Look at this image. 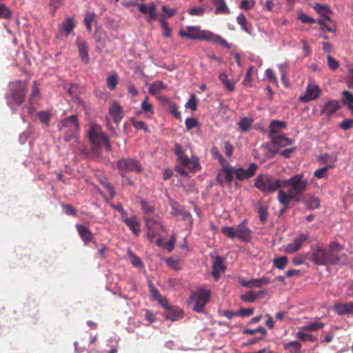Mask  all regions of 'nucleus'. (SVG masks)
<instances>
[{"label": "nucleus", "mask_w": 353, "mask_h": 353, "mask_svg": "<svg viewBox=\"0 0 353 353\" xmlns=\"http://www.w3.org/2000/svg\"><path fill=\"white\" fill-rule=\"evenodd\" d=\"M62 27L67 35L70 34L74 28L73 19L72 18H68L66 21L62 23Z\"/></svg>", "instance_id": "43"}, {"label": "nucleus", "mask_w": 353, "mask_h": 353, "mask_svg": "<svg viewBox=\"0 0 353 353\" xmlns=\"http://www.w3.org/2000/svg\"><path fill=\"white\" fill-rule=\"evenodd\" d=\"M156 6L154 3H151L150 4V11L148 13V17L147 18V21L150 22L152 21H155L157 18V14L155 12Z\"/></svg>", "instance_id": "53"}, {"label": "nucleus", "mask_w": 353, "mask_h": 353, "mask_svg": "<svg viewBox=\"0 0 353 353\" xmlns=\"http://www.w3.org/2000/svg\"><path fill=\"white\" fill-rule=\"evenodd\" d=\"M148 287L152 299L158 301L159 299H161L162 295L159 293V290L155 288L151 281H149Z\"/></svg>", "instance_id": "48"}, {"label": "nucleus", "mask_w": 353, "mask_h": 353, "mask_svg": "<svg viewBox=\"0 0 353 353\" xmlns=\"http://www.w3.org/2000/svg\"><path fill=\"white\" fill-rule=\"evenodd\" d=\"M336 312L340 315L353 313V303L337 304L334 306Z\"/></svg>", "instance_id": "28"}, {"label": "nucleus", "mask_w": 353, "mask_h": 353, "mask_svg": "<svg viewBox=\"0 0 353 353\" xmlns=\"http://www.w3.org/2000/svg\"><path fill=\"white\" fill-rule=\"evenodd\" d=\"M210 294V291L208 289H199L194 292L192 295V299L194 301V310L196 312L202 311L209 300Z\"/></svg>", "instance_id": "10"}, {"label": "nucleus", "mask_w": 353, "mask_h": 353, "mask_svg": "<svg viewBox=\"0 0 353 353\" xmlns=\"http://www.w3.org/2000/svg\"><path fill=\"white\" fill-rule=\"evenodd\" d=\"M270 279L268 277L263 276L260 279H251L248 281H244L241 282V285L243 287L252 288H261L263 285L269 284Z\"/></svg>", "instance_id": "19"}, {"label": "nucleus", "mask_w": 353, "mask_h": 353, "mask_svg": "<svg viewBox=\"0 0 353 353\" xmlns=\"http://www.w3.org/2000/svg\"><path fill=\"white\" fill-rule=\"evenodd\" d=\"M214 5L216 7L214 11L216 14H228L230 10L228 8L225 0H212Z\"/></svg>", "instance_id": "30"}, {"label": "nucleus", "mask_w": 353, "mask_h": 353, "mask_svg": "<svg viewBox=\"0 0 353 353\" xmlns=\"http://www.w3.org/2000/svg\"><path fill=\"white\" fill-rule=\"evenodd\" d=\"M283 348L290 353H302V345L298 341H292L283 344Z\"/></svg>", "instance_id": "27"}, {"label": "nucleus", "mask_w": 353, "mask_h": 353, "mask_svg": "<svg viewBox=\"0 0 353 353\" xmlns=\"http://www.w3.org/2000/svg\"><path fill=\"white\" fill-rule=\"evenodd\" d=\"M339 108V105L336 101L332 100L327 102L323 108V113L330 116Z\"/></svg>", "instance_id": "29"}, {"label": "nucleus", "mask_w": 353, "mask_h": 353, "mask_svg": "<svg viewBox=\"0 0 353 353\" xmlns=\"http://www.w3.org/2000/svg\"><path fill=\"white\" fill-rule=\"evenodd\" d=\"M253 119L252 117H243L238 122V126L242 132H248L252 125Z\"/></svg>", "instance_id": "33"}, {"label": "nucleus", "mask_w": 353, "mask_h": 353, "mask_svg": "<svg viewBox=\"0 0 353 353\" xmlns=\"http://www.w3.org/2000/svg\"><path fill=\"white\" fill-rule=\"evenodd\" d=\"M241 298L243 301L245 302L252 303L256 299L257 295L254 292L250 291L248 293L242 294L241 296Z\"/></svg>", "instance_id": "50"}, {"label": "nucleus", "mask_w": 353, "mask_h": 353, "mask_svg": "<svg viewBox=\"0 0 353 353\" xmlns=\"http://www.w3.org/2000/svg\"><path fill=\"white\" fill-rule=\"evenodd\" d=\"M308 233H300L295 237L292 243H288L284 247L283 251L287 254H292L299 250L302 244L308 239Z\"/></svg>", "instance_id": "13"}, {"label": "nucleus", "mask_w": 353, "mask_h": 353, "mask_svg": "<svg viewBox=\"0 0 353 353\" xmlns=\"http://www.w3.org/2000/svg\"><path fill=\"white\" fill-rule=\"evenodd\" d=\"M339 126L344 130H347L349 129H351L353 127V119H345L339 124Z\"/></svg>", "instance_id": "55"}, {"label": "nucleus", "mask_w": 353, "mask_h": 353, "mask_svg": "<svg viewBox=\"0 0 353 353\" xmlns=\"http://www.w3.org/2000/svg\"><path fill=\"white\" fill-rule=\"evenodd\" d=\"M272 262L276 268L279 270H283L288 263V258L285 256H283L279 258L274 259Z\"/></svg>", "instance_id": "39"}, {"label": "nucleus", "mask_w": 353, "mask_h": 353, "mask_svg": "<svg viewBox=\"0 0 353 353\" xmlns=\"http://www.w3.org/2000/svg\"><path fill=\"white\" fill-rule=\"evenodd\" d=\"M237 23L241 26V29L244 31L249 32V30L247 27L248 21L245 18V16L243 14H240L236 18Z\"/></svg>", "instance_id": "51"}, {"label": "nucleus", "mask_w": 353, "mask_h": 353, "mask_svg": "<svg viewBox=\"0 0 353 353\" xmlns=\"http://www.w3.org/2000/svg\"><path fill=\"white\" fill-rule=\"evenodd\" d=\"M123 221L129 227L135 236H138L139 234L140 223L138 221L137 217L135 215L133 214L130 216H127L123 220Z\"/></svg>", "instance_id": "20"}, {"label": "nucleus", "mask_w": 353, "mask_h": 353, "mask_svg": "<svg viewBox=\"0 0 353 353\" xmlns=\"http://www.w3.org/2000/svg\"><path fill=\"white\" fill-rule=\"evenodd\" d=\"M211 154L213 158L217 159L221 165H224L226 164V160L223 157V155L219 152L217 148H212Z\"/></svg>", "instance_id": "45"}, {"label": "nucleus", "mask_w": 353, "mask_h": 353, "mask_svg": "<svg viewBox=\"0 0 353 353\" xmlns=\"http://www.w3.org/2000/svg\"><path fill=\"white\" fill-rule=\"evenodd\" d=\"M144 221L147 228L148 239L150 242H152L158 236V232L159 230H161L163 232H166L164 226L157 219L149 216H145Z\"/></svg>", "instance_id": "9"}, {"label": "nucleus", "mask_w": 353, "mask_h": 353, "mask_svg": "<svg viewBox=\"0 0 353 353\" xmlns=\"http://www.w3.org/2000/svg\"><path fill=\"white\" fill-rule=\"evenodd\" d=\"M277 199L279 203L285 208H287L292 201H295L294 196L289 192L288 193L279 190L277 194Z\"/></svg>", "instance_id": "23"}, {"label": "nucleus", "mask_w": 353, "mask_h": 353, "mask_svg": "<svg viewBox=\"0 0 353 353\" xmlns=\"http://www.w3.org/2000/svg\"><path fill=\"white\" fill-rule=\"evenodd\" d=\"M270 139L273 143L279 147H285L290 145L293 143L294 141L288 138L285 134H281L279 135H270Z\"/></svg>", "instance_id": "22"}, {"label": "nucleus", "mask_w": 353, "mask_h": 353, "mask_svg": "<svg viewBox=\"0 0 353 353\" xmlns=\"http://www.w3.org/2000/svg\"><path fill=\"white\" fill-rule=\"evenodd\" d=\"M95 14L93 12H88L84 18V23L89 32L92 31V23L95 19Z\"/></svg>", "instance_id": "36"}, {"label": "nucleus", "mask_w": 353, "mask_h": 353, "mask_svg": "<svg viewBox=\"0 0 353 353\" xmlns=\"http://www.w3.org/2000/svg\"><path fill=\"white\" fill-rule=\"evenodd\" d=\"M141 205L143 211L148 216L152 214L154 211V207L145 200H141Z\"/></svg>", "instance_id": "46"}, {"label": "nucleus", "mask_w": 353, "mask_h": 353, "mask_svg": "<svg viewBox=\"0 0 353 353\" xmlns=\"http://www.w3.org/2000/svg\"><path fill=\"white\" fill-rule=\"evenodd\" d=\"M182 310L179 307H171L165 314V316L171 321H175L182 316Z\"/></svg>", "instance_id": "31"}, {"label": "nucleus", "mask_w": 353, "mask_h": 353, "mask_svg": "<svg viewBox=\"0 0 353 353\" xmlns=\"http://www.w3.org/2000/svg\"><path fill=\"white\" fill-rule=\"evenodd\" d=\"M225 268L222 258L216 257L212 264V275L216 281L219 279L221 273L223 272Z\"/></svg>", "instance_id": "21"}, {"label": "nucleus", "mask_w": 353, "mask_h": 353, "mask_svg": "<svg viewBox=\"0 0 353 353\" xmlns=\"http://www.w3.org/2000/svg\"><path fill=\"white\" fill-rule=\"evenodd\" d=\"M37 115L39 117V119L40 121L45 123L46 125H48L49 123L50 119V114L47 112H38Z\"/></svg>", "instance_id": "63"}, {"label": "nucleus", "mask_w": 353, "mask_h": 353, "mask_svg": "<svg viewBox=\"0 0 353 353\" xmlns=\"http://www.w3.org/2000/svg\"><path fill=\"white\" fill-rule=\"evenodd\" d=\"M76 228L80 237L85 243L90 242L92 240V233L86 226L77 224Z\"/></svg>", "instance_id": "26"}, {"label": "nucleus", "mask_w": 353, "mask_h": 353, "mask_svg": "<svg viewBox=\"0 0 353 353\" xmlns=\"http://www.w3.org/2000/svg\"><path fill=\"white\" fill-rule=\"evenodd\" d=\"M58 130L63 134L64 140L70 141H77L79 127L77 115H71L60 121L57 124Z\"/></svg>", "instance_id": "3"}, {"label": "nucleus", "mask_w": 353, "mask_h": 353, "mask_svg": "<svg viewBox=\"0 0 353 353\" xmlns=\"http://www.w3.org/2000/svg\"><path fill=\"white\" fill-rule=\"evenodd\" d=\"M176 241V234H172L170 236V239L165 243H163L162 248L168 250V252H172L174 248V243Z\"/></svg>", "instance_id": "49"}, {"label": "nucleus", "mask_w": 353, "mask_h": 353, "mask_svg": "<svg viewBox=\"0 0 353 353\" xmlns=\"http://www.w3.org/2000/svg\"><path fill=\"white\" fill-rule=\"evenodd\" d=\"M314 10L321 14L329 13L330 12V8L327 6L319 3L315 5Z\"/></svg>", "instance_id": "59"}, {"label": "nucleus", "mask_w": 353, "mask_h": 353, "mask_svg": "<svg viewBox=\"0 0 353 353\" xmlns=\"http://www.w3.org/2000/svg\"><path fill=\"white\" fill-rule=\"evenodd\" d=\"M111 207L114 210L118 211L120 213L122 220L125 219L127 216H128L127 212L123 210L121 204H111Z\"/></svg>", "instance_id": "61"}, {"label": "nucleus", "mask_w": 353, "mask_h": 353, "mask_svg": "<svg viewBox=\"0 0 353 353\" xmlns=\"http://www.w3.org/2000/svg\"><path fill=\"white\" fill-rule=\"evenodd\" d=\"M251 231L247 228L244 222L236 226L235 237L248 241L250 239Z\"/></svg>", "instance_id": "18"}, {"label": "nucleus", "mask_w": 353, "mask_h": 353, "mask_svg": "<svg viewBox=\"0 0 353 353\" xmlns=\"http://www.w3.org/2000/svg\"><path fill=\"white\" fill-rule=\"evenodd\" d=\"M10 92L6 94L7 103L12 110L23 101L26 90L25 83L16 81L10 84Z\"/></svg>", "instance_id": "4"}, {"label": "nucleus", "mask_w": 353, "mask_h": 353, "mask_svg": "<svg viewBox=\"0 0 353 353\" xmlns=\"http://www.w3.org/2000/svg\"><path fill=\"white\" fill-rule=\"evenodd\" d=\"M88 135L90 142L95 147H100L104 144L107 150H110L111 145L109 139L102 132L101 128L99 125L91 123L89 126V129L88 130Z\"/></svg>", "instance_id": "7"}, {"label": "nucleus", "mask_w": 353, "mask_h": 353, "mask_svg": "<svg viewBox=\"0 0 353 353\" xmlns=\"http://www.w3.org/2000/svg\"><path fill=\"white\" fill-rule=\"evenodd\" d=\"M167 265L174 270L179 268V261L174 258H168L165 261Z\"/></svg>", "instance_id": "62"}, {"label": "nucleus", "mask_w": 353, "mask_h": 353, "mask_svg": "<svg viewBox=\"0 0 353 353\" xmlns=\"http://www.w3.org/2000/svg\"><path fill=\"white\" fill-rule=\"evenodd\" d=\"M323 326H324V324L323 323L314 322V323H311L308 325L301 326V330H305V331H307V332H314L320 328H322Z\"/></svg>", "instance_id": "41"}, {"label": "nucleus", "mask_w": 353, "mask_h": 353, "mask_svg": "<svg viewBox=\"0 0 353 353\" xmlns=\"http://www.w3.org/2000/svg\"><path fill=\"white\" fill-rule=\"evenodd\" d=\"M258 214L259 216V219L262 222H265L268 219V211L267 208L265 206L259 205L258 208Z\"/></svg>", "instance_id": "54"}, {"label": "nucleus", "mask_w": 353, "mask_h": 353, "mask_svg": "<svg viewBox=\"0 0 353 353\" xmlns=\"http://www.w3.org/2000/svg\"><path fill=\"white\" fill-rule=\"evenodd\" d=\"M141 108L145 112L153 114V106L151 103L148 102V97L141 103Z\"/></svg>", "instance_id": "60"}, {"label": "nucleus", "mask_w": 353, "mask_h": 353, "mask_svg": "<svg viewBox=\"0 0 353 353\" xmlns=\"http://www.w3.org/2000/svg\"><path fill=\"white\" fill-rule=\"evenodd\" d=\"M174 153L177 157L179 165H176L175 171L183 176H188V172L185 168L190 172H197L201 169L199 159L196 156H192L189 158L184 152L181 145L179 143L174 145Z\"/></svg>", "instance_id": "1"}, {"label": "nucleus", "mask_w": 353, "mask_h": 353, "mask_svg": "<svg viewBox=\"0 0 353 353\" xmlns=\"http://www.w3.org/2000/svg\"><path fill=\"white\" fill-rule=\"evenodd\" d=\"M327 250L316 247L312 251V261L319 265H332L331 259L329 258Z\"/></svg>", "instance_id": "12"}, {"label": "nucleus", "mask_w": 353, "mask_h": 353, "mask_svg": "<svg viewBox=\"0 0 353 353\" xmlns=\"http://www.w3.org/2000/svg\"><path fill=\"white\" fill-rule=\"evenodd\" d=\"M342 94L343 103L347 105L349 110L353 113V94L347 90L343 91Z\"/></svg>", "instance_id": "34"}, {"label": "nucleus", "mask_w": 353, "mask_h": 353, "mask_svg": "<svg viewBox=\"0 0 353 353\" xmlns=\"http://www.w3.org/2000/svg\"><path fill=\"white\" fill-rule=\"evenodd\" d=\"M307 181L304 179L303 174H298L288 179L282 180V188L290 187V192L294 196L296 202L301 201L302 196L307 190Z\"/></svg>", "instance_id": "2"}, {"label": "nucleus", "mask_w": 353, "mask_h": 353, "mask_svg": "<svg viewBox=\"0 0 353 353\" xmlns=\"http://www.w3.org/2000/svg\"><path fill=\"white\" fill-rule=\"evenodd\" d=\"M236 227L224 226L221 228V232L230 239L235 237Z\"/></svg>", "instance_id": "44"}, {"label": "nucleus", "mask_w": 353, "mask_h": 353, "mask_svg": "<svg viewBox=\"0 0 353 353\" xmlns=\"http://www.w3.org/2000/svg\"><path fill=\"white\" fill-rule=\"evenodd\" d=\"M205 12L203 8H192L188 10V13L192 16H202Z\"/></svg>", "instance_id": "64"}, {"label": "nucleus", "mask_w": 353, "mask_h": 353, "mask_svg": "<svg viewBox=\"0 0 353 353\" xmlns=\"http://www.w3.org/2000/svg\"><path fill=\"white\" fill-rule=\"evenodd\" d=\"M321 92V90L319 88V87L317 85L310 82L307 84L305 94L303 96L300 97V100L304 103L315 100L319 97Z\"/></svg>", "instance_id": "14"}, {"label": "nucleus", "mask_w": 353, "mask_h": 353, "mask_svg": "<svg viewBox=\"0 0 353 353\" xmlns=\"http://www.w3.org/2000/svg\"><path fill=\"white\" fill-rule=\"evenodd\" d=\"M298 19L303 23L305 24H312L315 22V20L307 15L303 12H300L298 14Z\"/></svg>", "instance_id": "52"}, {"label": "nucleus", "mask_w": 353, "mask_h": 353, "mask_svg": "<svg viewBox=\"0 0 353 353\" xmlns=\"http://www.w3.org/2000/svg\"><path fill=\"white\" fill-rule=\"evenodd\" d=\"M187 130H190L198 125V121L194 118H187L185 121Z\"/></svg>", "instance_id": "58"}, {"label": "nucleus", "mask_w": 353, "mask_h": 353, "mask_svg": "<svg viewBox=\"0 0 353 353\" xmlns=\"http://www.w3.org/2000/svg\"><path fill=\"white\" fill-rule=\"evenodd\" d=\"M305 204L308 209L314 210L319 208L320 201L317 197L310 196Z\"/></svg>", "instance_id": "37"}, {"label": "nucleus", "mask_w": 353, "mask_h": 353, "mask_svg": "<svg viewBox=\"0 0 353 353\" xmlns=\"http://www.w3.org/2000/svg\"><path fill=\"white\" fill-rule=\"evenodd\" d=\"M333 168V165H327L323 168H321L314 172V176L317 179H322L325 177L326 172L328 169Z\"/></svg>", "instance_id": "47"}, {"label": "nucleus", "mask_w": 353, "mask_h": 353, "mask_svg": "<svg viewBox=\"0 0 353 353\" xmlns=\"http://www.w3.org/2000/svg\"><path fill=\"white\" fill-rule=\"evenodd\" d=\"M235 176L234 167H223L219 172L216 180L219 184L223 185L224 182L231 183Z\"/></svg>", "instance_id": "15"}, {"label": "nucleus", "mask_w": 353, "mask_h": 353, "mask_svg": "<svg viewBox=\"0 0 353 353\" xmlns=\"http://www.w3.org/2000/svg\"><path fill=\"white\" fill-rule=\"evenodd\" d=\"M327 252L329 258L331 259L332 265L341 264L345 265L348 263V257L345 252V248L342 245L333 241L330 243Z\"/></svg>", "instance_id": "8"}, {"label": "nucleus", "mask_w": 353, "mask_h": 353, "mask_svg": "<svg viewBox=\"0 0 353 353\" xmlns=\"http://www.w3.org/2000/svg\"><path fill=\"white\" fill-rule=\"evenodd\" d=\"M165 88V85L161 81H156L149 86L148 91L150 94L156 95L160 93Z\"/></svg>", "instance_id": "32"}, {"label": "nucleus", "mask_w": 353, "mask_h": 353, "mask_svg": "<svg viewBox=\"0 0 353 353\" xmlns=\"http://www.w3.org/2000/svg\"><path fill=\"white\" fill-rule=\"evenodd\" d=\"M336 160V154L330 155L328 154H323L319 157V161L325 163L327 165L332 164L334 165V162Z\"/></svg>", "instance_id": "42"}, {"label": "nucleus", "mask_w": 353, "mask_h": 353, "mask_svg": "<svg viewBox=\"0 0 353 353\" xmlns=\"http://www.w3.org/2000/svg\"><path fill=\"white\" fill-rule=\"evenodd\" d=\"M117 77L115 75L110 76L107 79V86L111 90H114L117 84Z\"/></svg>", "instance_id": "57"}, {"label": "nucleus", "mask_w": 353, "mask_h": 353, "mask_svg": "<svg viewBox=\"0 0 353 353\" xmlns=\"http://www.w3.org/2000/svg\"><path fill=\"white\" fill-rule=\"evenodd\" d=\"M305 330H301V327H299V331L296 334V337L303 341H314L315 337L308 334Z\"/></svg>", "instance_id": "35"}, {"label": "nucleus", "mask_w": 353, "mask_h": 353, "mask_svg": "<svg viewBox=\"0 0 353 353\" xmlns=\"http://www.w3.org/2000/svg\"><path fill=\"white\" fill-rule=\"evenodd\" d=\"M256 168L257 165L255 163H251L248 169L234 167L235 177L240 181L249 179L255 174Z\"/></svg>", "instance_id": "16"}, {"label": "nucleus", "mask_w": 353, "mask_h": 353, "mask_svg": "<svg viewBox=\"0 0 353 353\" xmlns=\"http://www.w3.org/2000/svg\"><path fill=\"white\" fill-rule=\"evenodd\" d=\"M11 17V10L4 3H0V19H10Z\"/></svg>", "instance_id": "40"}, {"label": "nucleus", "mask_w": 353, "mask_h": 353, "mask_svg": "<svg viewBox=\"0 0 353 353\" xmlns=\"http://www.w3.org/2000/svg\"><path fill=\"white\" fill-rule=\"evenodd\" d=\"M254 186L263 193L268 194L282 188V180L268 174H260L255 179Z\"/></svg>", "instance_id": "5"}, {"label": "nucleus", "mask_w": 353, "mask_h": 353, "mask_svg": "<svg viewBox=\"0 0 353 353\" xmlns=\"http://www.w3.org/2000/svg\"><path fill=\"white\" fill-rule=\"evenodd\" d=\"M117 167L123 172H140L142 170L139 163L130 158L121 159L118 161Z\"/></svg>", "instance_id": "11"}, {"label": "nucleus", "mask_w": 353, "mask_h": 353, "mask_svg": "<svg viewBox=\"0 0 353 353\" xmlns=\"http://www.w3.org/2000/svg\"><path fill=\"white\" fill-rule=\"evenodd\" d=\"M286 126L287 123L285 121H281L279 120L272 121L269 126L270 132L268 136L270 137V135H279V130L285 128Z\"/></svg>", "instance_id": "25"}, {"label": "nucleus", "mask_w": 353, "mask_h": 353, "mask_svg": "<svg viewBox=\"0 0 353 353\" xmlns=\"http://www.w3.org/2000/svg\"><path fill=\"white\" fill-rule=\"evenodd\" d=\"M76 44L78 48V52L81 61L88 64L90 62V57L88 54V48L87 42L81 37L77 38Z\"/></svg>", "instance_id": "17"}, {"label": "nucleus", "mask_w": 353, "mask_h": 353, "mask_svg": "<svg viewBox=\"0 0 353 353\" xmlns=\"http://www.w3.org/2000/svg\"><path fill=\"white\" fill-rule=\"evenodd\" d=\"M179 34L184 38L205 40L213 43H219L221 44V46L225 47L228 49L230 48V45L224 39L208 30H201L195 34L188 33L184 30H181L179 32Z\"/></svg>", "instance_id": "6"}, {"label": "nucleus", "mask_w": 353, "mask_h": 353, "mask_svg": "<svg viewBox=\"0 0 353 353\" xmlns=\"http://www.w3.org/2000/svg\"><path fill=\"white\" fill-rule=\"evenodd\" d=\"M109 112L113 117L114 122L117 123H119L123 118L122 108L117 102L112 103L109 108Z\"/></svg>", "instance_id": "24"}, {"label": "nucleus", "mask_w": 353, "mask_h": 353, "mask_svg": "<svg viewBox=\"0 0 353 353\" xmlns=\"http://www.w3.org/2000/svg\"><path fill=\"white\" fill-rule=\"evenodd\" d=\"M219 79L224 84L229 91H233L234 89V84L230 82L225 72H222L219 76Z\"/></svg>", "instance_id": "38"}, {"label": "nucleus", "mask_w": 353, "mask_h": 353, "mask_svg": "<svg viewBox=\"0 0 353 353\" xmlns=\"http://www.w3.org/2000/svg\"><path fill=\"white\" fill-rule=\"evenodd\" d=\"M265 75H266V77L268 79V80L272 83H273L274 85H278L277 79H276V76L274 75L273 71L270 68H268L266 70Z\"/></svg>", "instance_id": "56"}]
</instances>
